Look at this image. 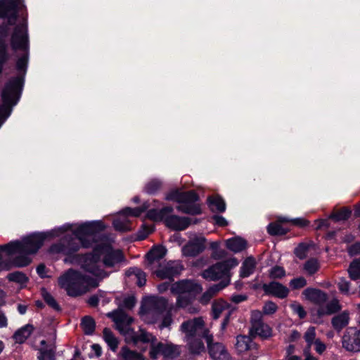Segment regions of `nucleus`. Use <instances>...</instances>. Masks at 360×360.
I'll list each match as a JSON object with an SVG mask.
<instances>
[{"instance_id":"f257e3e1","label":"nucleus","mask_w":360,"mask_h":360,"mask_svg":"<svg viewBox=\"0 0 360 360\" xmlns=\"http://www.w3.org/2000/svg\"><path fill=\"white\" fill-rule=\"evenodd\" d=\"M45 239L43 233H34L21 240L11 241L0 245V268L8 270L12 266H28L32 259L30 255L36 253Z\"/></svg>"},{"instance_id":"f03ea898","label":"nucleus","mask_w":360,"mask_h":360,"mask_svg":"<svg viewBox=\"0 0 360 360\" xmlns=\"http://www.w3.org/2000/svg\"><path fill=\"white\" fill-rule=\"evenodd\" d=\"M104 228L100 221L85 222L76 228L71 226L72 233L66 234L59 243L53 245L49 251L70 255L77 252L81 247L88 248L98 241L99 233Z\"/></svg>"},{"instance_id":"7ed1b4c3","label":"nucleus","mask_w":360,"mask_h":360,"mask_svg":"<svg viewBox=\"0 0 360 360\" xmlns=\"http://www.w3.org/2000/svg\"><path fill=\"white\" fill-rule=\"evenodd\" d=\"M58 282L68 294L73 297L86 292L89 288L98 286V283L94 279L73 270H69L59 278Z\"/></svg>"},{"instance_id":"20e7f679","label":"nucleus","mask_w":360,"mask_h":360,"mask_svg":"<svg viewBox=\"0 0 360 360\" xmlns=\"http://www.w3.org/2000/svg\"><path fill=\"white\" fill-rule=\"evenodd\" d=\"M170 290L173 294L178 295L176 307L184 308L190 304L202 288L194 281L181 280L173 283Z\"/></svg>"},{"instance_id":"39448f33","label":"nucleus","mask_w":360,"mask_h":360,"mask_svg":"<svg viewBox=\"0 0 360 360\" xmlns=\"http://www.w3.org/2000/svg\"><path fill=\"white\" fill-rule=\"evenodd\" d=\"M173 212L172 207H165L161 210L150 209L147 212V217L154 221L165 220L167 227L176 231L186 229L191 224L188 217H181L177 215H169Z\"/></svg>"},{"instance_id":"423d86ee","label":"nucleus","mask_w":360,"mask_h":360,"mask_svg":"<svg viewBox=\"0 0 360 360\" xmlns=\"http://www.w3.org/2000/svg\"><path fill=\"white\" fill-rule=\"evenodd\" d=\"M104 247H99L98 245L94 249L92 253L79 256V262L82 267L95 276L101 278L108 276L103 269V262L101 259L102 255L104 253Z\"/></svg>"},{"instance_id":"0eeeda50","label":"nucleus","mask_w":360,"mask_h":360,"mask_svg":"<svg viewBox=\"0 0 360 360\" xmlns=\"http://www.w3.org/2000/svg\"><path fill=\"white\" fill-rule=\"evenodd\" d=\"M238 262L236 258H231L226 261L218 262L202 272V276L208 281H216L228 278L229 270L236 266Z\"/></svg>"},{"instance_id":"6e6552de","label":"nucleus","mask_w":360,"mask_h":360,"mask_svg":"<svg viewBox=\"0 0 360 360\" xmlns=\"http://www.w3.org/2000/svg\"><path fill=\"white\" fill-rule=\"evenodd\" d=\"M142 309L148 318L156 322L168 309L167 300L163 297H152L145 300Z\"/></svg>"},{"instance_id":"1a4fd4ad","label":"nucleus","mask_w":360,"mask_h":360,"mask_svg":"<svg viewBox=\"0 0 360 360\" xmlns=\"http://www.w3.org/2000/svg\"><path fill=\"white\" fill-rule=\"evenodd\" d=\"M262 312L254 310L251 312L249 335L255 338L259 337L262 339H268L272 335L271 328L262 321Z\"/></svg>"},{"instance_id":"9d476101","label":"nucleus","mask_w":360,"mask_h":360,"mask_svg":"<svg viewBox=\"0 0 360 360\" xmlns=\"http://www.w3.org/2000/svg\"><path fill=\"white\" fill-rule=\"evenodd\" d=\"M149 205L145 202L141 207L136 208L126 207L122 210L118 217L114 219L113 226L115 229L120 231H128L131 230L130 221L128 216L139 217L145 212Z\"/></svg>"},{"instance_id":"9b49d317","label":"nucleus","mask_w":360,"mask_h":360,"mask_svg":"<svg viewBox=\"0 0 360 360\" xmlns=\"http://www.w3.org/2000/svg\"><path fill=\"white\" fill-rule=\"evenodd\" d=\"M180 354V346L169 342H158L151 346L149 352L150 356L153 359H158L159 356H162L164 359H173Z\"/></svg>"},{"instance_id":"f8f14e48","label":"nucleus","mask_w":360,"mask_h":360,"mask_svg":"<svg viewBox=\"0 0 360 360\" xmlns=\"http://www.w3.org/2000/svg\"><path fill=\"white\" fill-rule=\"evenodd\" d=\"M180 330L184 334V339L196 336H202L205 339V333L211 334L205 327V323L201 317L194 318L183 322Z\"/></svg>"},{"instance_id":"ddd939ff","label":"nucleus","mask_w":360,"mask_h":360,"mask_svg":"<svg viewBox=\"0 0 360 360\" xmlns=\"http://www.w3.org/2000/svg\"><path fill=\"white\" fill-rule=\"evenodd\" d=\"M209 354L212 360H232L225 345L221 342H213L212 334L205 333Z\"/></svg>"},{"instance_id":"4468645a","label":"nucleus","mask_w":360,"mask_h":360,"mask_svg":"<svg viewBox=\"0 0 360 360\" xmlns=\"http://www.w3.org/2000/svg\"><path fill=\"white\" fill-rule=\"evenodd\" d=\"M184 267L179 261H169L167 263L160 264L158 269L154 274L161 279H172L173 277L181 274Z\"/></svg>"},{"instance_id":"2eb2a0df","label":"nucleus","mask_w":360,"mask_h":360,"mask_svg":"<svg viewBox=\"0 0 360 360\" xmlns=\"http://www.w3.org/2000/svg\"><path fill=\"white\" fill-rule=\"evenodd\" d=\"M206 239L202 235H193L187 244L182 248V252L186 257H195L205 249Z\"/></svg>"},{"instance_id":"dca6fc26","label":"nucleus","mask_w":360,"mask_h":360,"mask_svg":"<svg viewBox=\"0 0 360 360\" xmlns=\"http://www.w3.org/2000/svg\"><path fill=\"white\" fill-rule=\"evenodd\" d=\"M22 6V0L0 1V18H8L10 24L16 20L17 9Z\"/></svg>"},{"instance_id":"f3484780","label":"nucleus","mask_w":360,"mask_h":360,"mask_svg":"<svg viewBox=\"0 0 360 360\" xmlns=\"http://www.w3.org/2000/svg\"><path fill=\"white\" fill-rule=\"evenodd\" d=\"M11 45L13 49L26 51L28 48V37L27 26L25 22L18 25L11 37Z\"/></svg>"},{"instance_id":"a211bd4d","label":"nucleus","mask_w":360,"mask_h":360,"mask_svg":"<svg viewBox=\"0 0 360 360\" xmlns=\"http://www.w3.org/2000/svg\"><path fill=\"white\" fill-rule=\"evenodd\" d=\"M108 316L111 318L116 325V328L122 334L129 335L131 330L129 325L132 322V319L122 311H114L108 314Z\"/></svg>"},{"instance_id":"6ab92c4d","label":"nucleus","mask_w":360,"mask_h":360,"mask_svg":"<svg viewBox=\"0 0 360 360\" xmlns=\"http://www.w3.org/2000/svg\"><path fill=\"white\" fill-rule=\"evenodd\" d=\"M342 347L347 351L360 352V330L351 333L347 331L342 337Z\"/></svg>"},{"instance_id":"aec40b11","label":"nucleus","mask_w":360,"mask_h":360,"mask_svg":"<svg viewBox=\"0 0 360 360\" xmlns=\"http://www.w3.org/2000/svg\"><path fill=\"white\" fill-rule=\"evenodd\" d=\"M262 289L266 295H272L281 299L286 297L289 293V290L287 287L276 281L264 284L262 285Z\"/></svg>"},{"instance_id":"412c9836","label":"nucleus","mask_w":360,"mask_h":360,"mask_svg":"<svg viewBox=\"0 0 360 360\" xmlns=\"http://www.w3.org/2000/svg\"><path fill=\"white\" fill-rule=\"evenodd\" d=\"M99 247H104L103 267H112L115 264L121 262L124 259L123 254L120 250L107 251V247L105 245H99Z\"/></svg>"},{"instance_id":"4be33fe9","label":"nucleus","mask_w":360,"mask_h":360,"mask_svg":"<svg viewBox=\"0 0 360 360\" xmlns=\"http://www.w3.org/2000/svg\"><path fill=\"white\" fill-rule=\"evenodd\" d=\"M226 312V316L222 323V328H224L229 321V316L231 314L228 308V304L223 300H217L212 304V313L214 319H217L223 313Z\"/></svg>"},{"instance_id":"5701e85b","label":"nucleus","mask_w":360,"mask_h":360,"mask_svg":"<svg viewBox=\"0 0 360 360\" xmlns=\"http://www.w3.org/2000/svg\"><path fill=\"white\" fill-rule=\"evenodd\" d=\"M253 338L250 335H238L236 338V343L235 345L238 352H244L250 349H257L258 345L252 342Z\"/></svg>"},{"instance_id":"b1692460","label":"nucleus","mask_w":360,"mask_h":360,"mask_svg":"<svg viewBox=\"0 0 360 360\" xmlns=\"http://www.w3.org/2000/svg\"><path fill=\"white\" fill-rule=\"evenodd\" d=\"M307 300L316 304H321L327 300V295L321 290L308 288L302 292Z\"/></svg>"},{"instance_id":"393cba45","label":"nucleus","mask_w":360,"mask_h":360,"mask_svg":"<svg viewBox=\"0 0 360 360\" xmlns=\"http://www.w3.org/2000/svg\"><path fill=\"white\" fill-rule=\"evenodd\" d=\"M129 335H131V340L135 344L138 342H150L151 347L153 344H157L158 342L157 338L153 334L143 329L139 330L137 333L131 330Z\"/></svg>"},{"instance_id":"a878e982","label":"nucleus","mask_w":360,"mask_h":360,"mask_svg":"<svg viewBox=\"0 0 360 360\" xmlns=\"http://www.w3.org/2000/svg\"><path fill=\"white\" fill-rule=\"evenodd\" d=\"M32 347L35 349L39 351L38 359L39 360H44L45 356V338L44 337L43 331H40L38 333H35L32 342Z\"/></svg>"},{"instance_id":"bb28decb","label":"nucleus","mask_w":360,"mask_h":360,"mask_svg":"<svg viewBox=\"0 0 360 360\" xmlns=\"http://www.w3.org/2000/svg\"><path fill=\"white\" fill-rule=\"evenodd\" d=\"M33 331L34 326L32 324H26L14 333L13 338L15 343L22 344L25 342Z\"/></svg>"},{"instance_id":"cd10ccee","label":"nucleus","mask_w":360,"mask_h":360,"mask_svg":"<svg viewBox=\"0 0 360 360\" xmlns=\"http://www.w3.org/2000/svg\"><path fill=\"white\" fill-rule=\"evenodd\" d=\"M166 252L167 250L162 246H156L150 250L147 254V258L151 266V269L165 257Z\"/></svg>"},{"instance_id":"c85d7f7f","label":"nucleus","mask_w":360,"mask_h":360,"mask_svg":"<svg viewBox=\"0 0 360 360\" xmlns=\"http://www.w3.org/2000/svg\"><path fill=\"white\" fill-rule=\"evenodd\" d=\"M202 336L192 337L191 339H184L188 350L194 354H199L205 350L204 344L201 340Z\"/></svg>"},{"instance_id":"c756f323","label":"nucleus","mask_w":360,"mask_h":360,"mask_svg":"<svg viewBox=\"0 0 360 360\" xmlns=\"http://www.w3.org/2000/svg\"><path fill=\"white\" fill-rule=\"evenodd\" d=\"M257 262L255 259L250 256L247 257L242 264L240 267V275L243 278L248 277L253 274L256 268Z\"/></svg>"},{"instance_id":"7c9ffc66","label":"nucleus","mask_w":360,"mask_h":360,"mask_svg":"<svg viewBox=\"0 0 360 360\" xmlns=\"http://www.w3.org/2000/svg\"><path fill=\"white\" fill-rule=\"evenodd\" d=\"M226 245L227 248L234 252H241L247 248V242L239 237L227 240Z\"/></svg>"},{"instance_id":"2f4dec72","label":"nucleus","mask_w":360,"mask_h":360,"mask_svg":"<svg viewBox=\"0 0 360 360\" xmlns=\"http://www.w3.org/2000/svg\"><path fill=\"white\" fill-rule=\"evenodd\" d=\"M0 73L2 70L3 63L7 59L6 54V44L4 39V37L7 35V27L6 26H1L0 27Z\"/></svg>"},{"instance_id":"473e14b6","label":"nucleus","mask_w":360,"mask_h":360,"mask_svg":"<svg viewBox=\"0 0 360 360\" xmlns=\"http://www.w3.org/2000/svg\"><path fill=\"white\" fill-rule=\"evenodd\" d=\"M349 319V313L343 311L332 319V325L335 330H340L348 324Z\"/></svg>"},{"instance_id":"72a5a7b5","label":"nucleus","mask_w":360,"mask_h":360,"mask_svg":"<svg viewBox=\"0 0 360 360\" xmlns=\"http://www.w3.org/2000/svg\"><path fill=\"white\" fill-rule=\"evenodd\" d=\"M103 339L112 352H115L118 347L119 341L109 328H104L103 331Z\"/></svg>"},{"instance_id":"f704fd0d","label":"nucleus","mask_w":360,"mask_h":360,"mask_svg":"<svg viewBox=\"0 0 360 360\" xmlns=\"http://www.w3.org/2000/svg\"><path fill=\"white\" fill-rule=\"evenodd\" d=\"M120 356L122 360H144L142 354L135 351H131L127 347H122Z\"/></svg>"},{"instance_id":"c9c22d12","label":"nucleus","mask_w":360,"mask_h":360,"mask_svg":"<svg viewBox=\"0 0 360 360\" xmlns=\"http://www.w3.org/2000/svg\"><path fill=\"white\" fill-rule=\"evenodd\" d=\"M127 275L129 276H134L135 278L136 279V284L140 287H142L146 284V274L140 269L136 267L130 268L127 271Z\"/></svg>"},{"instance_id":"e433bc0d","label":"nucleus","mask_w":360,"mask_h":360,"mask_svg":"<svg viewBox=\"0 0 360 360\" xmlns=\"http://www.w3.org/2000/svg\"><path fill=\"white\" fill-rule=\"evenodd\" d=\"M347 272L352 280L360 279V259H354L350 263Z\"/></svg>"},{"instance_id":"4c0bfd02","label":"nucleus","mask_w":360,"mask_h":360,"mask_svg":"<svg viewBox=\"0 0 360 360\" xmlns=\"http://www.w3.org/2000/svg\"><path fill=\"white\" fill-rule=\"evenodd\" d=\"M210 207L213 212H223L226 210V204L220 197L209 198Z\"/></svg>"},{"instance_id":"58836bf2","label":"nucleus","mask_w":360,"mask_h":360,"mask_svg":"<svg viewBox=\"0 0 360 360\" xmlns=\"http://www.w3.org/2000/svg\"><path fill=\"white\" fill-rule=\"evenodd\" d=\"M181 205L176 207V209L186 214H199L201 213V210L199 205H193L191 203H180Z\"/></svg>"},{"instance_id":"ea45409f","label":"nucleus","mask_w":360,"mask_h":360,"mask_svg":"<svg viewBox=\"0 0 360 360\" xmlns=\"http://www.w3.org/2000/svg\"><path fill=\"white\" fill-rule=\"evenodd\" d=\"M341 305L338 300L334 299L331 300L329 303L327 304L326 310L323 308L319 310V314L320 315L323 314H331L335 313L340 310Z\"/></svg>"},{"instance_id":"a19ab883","label":"nucleus","mask_w":360,"mask_h":360,"mask_svg":"<svg viewBox=\"0 0 360 360\" xmlns=\"http://www.w3.org/2000/svg\"><path fill=\"white\" fill-rule=\"evenodd\" d=\"M267 231L271 236H283L288 232V229L284 228L279 223L275 222L268 225Z\"/></svg>"},{"instance_id":"79ce46f5","label":"nucleus","mask_w":360,"mask_h":360,"mask_svg":"<svg viewBox=\"0 0 360 360\" xmlns=\"http://www.w3.org/2000/svg\"><path fill=\"white\" fill-rule=\"evenodd\" d=\"M352 211L347 207H343L339 211L331 214L329 217L330 219L335 221H345L349 219L351 216Z\"/></svg>"},{"instance_id":"37998d69","label":"nucleus","mask_w":360,"mask_h":360,"mask_svg":"<svg viewBox=\"0 0 360 360\" xmlns=\"http://www.w3.org/2000/svg\"><path fill=\"white\" fill-rule=\"evenodd\" d=\"M82 328L86 335H91L95 330V321L90 316H85L82 319L81 323Z\"/></svg>"},{"instance_id":"c03bdc74","label":"nucleus","mask_w":360,"mask_h":360,"mask_svg":"<svg viewBox=\"0 0 360 360\" xmlns=\"http://www.w3.org/2000/svg\"><path fill=\"white\" fill-rule=\"evenodd\" d=\"M320 265L316 259H310L307 260L304 264V270L309 275L314 274L319 269Z\"/></svg>"},{"instance_id":"a18cd8bd","label":"nucleus","mask_w":360,"mask_h":360,"mask_svg":"<svg viewBox=\"0 0 360 360\" xmlns=\"http://www.w3.org/2000/svg\"><path fill=\"white\" fill-rule=\"evenodd\" d=\"M304 338L307 344V348L304 350L310 351V347L314 343L316 338V331L314 327H309L304 335Z\"/></svg>"},{"instance_id":"49530a36","label":"nucleus","mask_w":360,"mask_h":360,"mask_svg":"<svg viewBox=\"0 0 360 360\" xmlns=\"http://www.w3.org/2000/svg\"><path fill=\"white\" fill-rule=\"evenodd\" d=\"M162 187V182L158 179L150 181L145 186V191L149 194H153Z\"/></svg>"},{"instance_id":"de8ad7c7","label":"nucleus","mask_w":360,"mask_h":360,"mask_svg":"<svg viewBox=\"0 0 360 360\" xmlns=\"http://www.w3.org/2000/svg\"><path fill=\"white\" fill-rule=\"evenodd\" d=\"M180 203H193L198 200V195L193 191L181 192Z\"/></svg>"},{"instance_id":"09e8293b","label":"nucleus","mask_w":360,"mask_h":360,"mask_svg":"<svg viewBox=\"0 0 360 360\" xmlns=\"http://www.w3.org/2000/svg\"><path fill=\"white\" fill-rule=\"evenodd\" d=\"M350 282L347 281L345 278H340L338 283V288L340 292L344 295H349L352 294L350 292ZM354 293V292H352Z\"/></svg>"},{"instance_id":"8fccbe9b","label":"nucleus","mask_w":360,"mask_h":360,"mask_svg":"<svg viewBox=\"0 0 360 360\" xmlns=\"http://www.w3.org/2000/svg\"><path fill=\"white\" fill-rule=\"evenodd\" d=\"M7 278L11 281L17 282L22 284L25 283L27 281V276L20 271L9 274Z\"/></svg>"},{"instance_id":"3c124183","label":"nucleus","mask_w":360,"mask_h":360,"mask_svg":"<svg viewBox=\"0 0 360 360\" xmlns=\"http://www.w3.org/2000/svg\"><path fill=\"white\" fill-rule=\"evenodd\" d=\"M309 245L304 243H300L295 249V254L300 259H304L307 255Z\"/></svg>"},{"instance_id":"603ef678","label":"nucleus","mask_w":360,"mask_h":360,"mask_svg":"<svg viewBox=\"0 0 360 360\" xmlns=\"http://www.w3.org/2000/svg\"><path fill=\"white\" fill-rule=\"evenodd\" d=\"M285 274L283 267L275 266L269 271V276L272 278H281Z\"/></svg>"},{"instance_id":"864d4df0","label":"nucleus","mask_w":360,"mask_h":360,"mask_svg":"<svg viewBox=\"0 0 360 360\" xmlns=\"http://www.w3.org/2000/svg\"><path fill=\"white\" fill-rule=\"evenodd\" d=\"M289 284L292 289H300L307 285V281L304 277L300 276L291 280Z\"/></svg>"},{"instance_id":"5fc2aeb1","label":"nucleus","mask_w":360,"mask_h":360,"mask_svg":"<svg viewBox=\"0 0 360 360\" xmlns=\"http://www.w3.org/2000/svg\"><path fill=\"white\" fill-rule=\"evenodd\" d=\"M290 308L295 313L298 314L300 319H303L306 316V311L300 303L293 302L290 304Z\"/></svg>"},{"instance_id":"6e6d98bb","label":"nucleus","mask_w":360,"mask_h":360,"mask_svg":"<svg viewBox=\"0 0 360 360\" xmlns=\"http://www.w3.org/2000/svg\"><path fill=\"white\" fill-rule=\"evenodd\" d=\"M277 309L278 307L274 302H267L263 307V314L266 315L273 314L277 311Z\"/></svg>"},{"instance_id":"4d7b16f0","label":"nucleus","mask_w":360,"mask_h":360,"mask_svg":"<svg viewBox=\"0 0 360 360\" xmlns=\"http://www.w3.org/2000/svg\"><path fill=\"white\" fill-rule=\"evenodd\" d=\"M181 191L179 190H173L166 195L165 199L167 200L181 202Z\"/></svg>"},{"instance_id":"13d9d810","label":"nucleus","mask_w":360,"mask_h":360,"mask_svg":"<svg viewBox=\"0 0 360 360\" xmlns=\"http://www.w3.org/2000/svg\"><path fill=\"white\" fill-rule=\"evenodd\" d=\"M56 347L53 342L49 345H46V360H56Z\"/></svg>"},{"instance_id":"bf43d9fd","label":"nucleus","mask_w":360,"mask_h":360,"mask_svg":"<svg viewBox=\"0 0 360 360\" xmlns=\"http://www.w3.org/2000/svg\"><path fill=\"white\" fill-rule=\"evenodd\" d=\"M160 319H162V323L160 326L161 328L168 327L172 322V316L169 311L167 309L161 316Z\"/></svg>"},{"instance_id":"052dcab7","label":"nucleus","mask_w":360,"mask_h":360,"mask_svg":"<svg viewBox=\"0 0 360 360\" xmlns=\"http://www.w3.org/2000/svg\"><path fill=\"white\" fill-rule=\"evenodd\" d=\"M46 304H48L53 311H60V307L56 300L50 295L46 294Z\"/></svg>"},{"instance_id":"680f3d73","label":"nucleus","mask_w":360,"mask_h":360,"mask_svg":"<svg viewBox=\"0 0 360 360\" xmlns=\"http://www.w3.org/2000/svg\"><path fill=\"white\" fill-rule=\"evenodd\" d=\"M228 283V281H223L218 284L213 285L209 288V290L214 295H215L218 292L224 288Z\"/></svg>"},{"instance_id":"e2e57ef3","label":"nucleus","mask_w":360,"mask_h":360,"mask_svg":"<svg viewBox=\"0 0 360 360\" xmlns=\"http://www.w3.org/2000/svg\"><path fill=\"white\" fill-rule=\"evenodd\" d=\"M27 62V56L26 53L23 54L17 61V68L21 71L25 72Z\"/></svg>"},{"instance_id":"0e129e2a","label":"nucleus","mask_w":360,"mask_h":360,"mask_svg":"<svg viewBox=\"0 0 360 360\" xmlns=\"http://www.w3.org/2000/svg\"><path fill=\"white\" fill-rule=\"evenodd\" d=\"M314 345L316 352L319 354H322L326 349V345L319 339L315 340Z\"/></svg>"},{"instance_id":"69168bd1","label":"nucleus","mask_w":360,"mask_h":360,"mask_svg":"<svg viewBox=\"0 0 360 360\" xmlns=\"http://www.w3.org/2000/svg\"><path fill=\"white\" fill-rule=\"evenodd\" d=\"M291 224L299 227H304L309 224V221L304 218L292 219Z\"/></svg>"},{"instance_id":"338daca9","label":"nucleus","mask_w":360,"mask_h":360,"mask_svg":"<svg viewBox=\"0 0 360 360\" xmlns=\"http://www.w3.org/2000/svg\"><path fill=\"white\" fill-rule=\"evenodd\" d=\"M135 298L132 296L126 297L123 301V306L127 309H131L135 304Z\"/></svg>"},{"instance_id":"774afa93","label":"nucleus","mask_w":360,"mask_h":360,"mask_svg":"<svg viewBox=\"0 0 360 360\" xmlns=\"http://www.w3.org/2000/svg\"><path fill=\"white\" fill-rule=\"evenodd\" d=\"M349 253L352 255L360 254V243H355L349 247Z\"/></svg>"}]
</instances>
